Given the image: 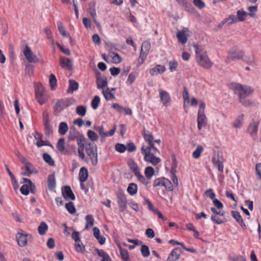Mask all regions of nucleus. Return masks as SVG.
Masks as SVG:
<instances>
[{"label":"nucleus","mask_w":261,"mask_h":261,"mask_svg":"<svg viewBox=\"0 0 261 261\" xmlns=\"http://www.w3.org/2000/svg\"><path fill=\"white\" fill-rule=\"evenodd\" d=\"M196 60L198 64L203 68L208 69L212 66L213 63L209 59L206 51L198 45H194Z\"/></svg>","instance_id":"nucleus-1"},{"label":"nucleus","mask_w":261,"mask_h":261,"mask_svg":"<svg viewBox=\"0 0 261 261\" xmlns=\"http://www.w3.org/2000/svg\"><path fill=\"white\" fill-rule=\"evenodd\" d=\"M141 152L144 155V160L146 162L151 163L153 165H156L161 161L160 158L155 156L156 153L159 152L157 148H151V149H148L144 147H142Z\"/></svg>","instance_id":"nucleus-2"},{"label":"nucleus","mask_w":261,"mask_h":261,"mask_svg":"<svg viewBox=\"0 0 261 261\" xmlns=\"http://www.w3.org/2000/svg\"><path fill=\"white\" fill-rule=\"evenodd\" d=\"M85 151L92 164L96 166L98 163L97 147L94 143L89 142L85 145Z\"/></svg>","instance_id":"nucleus-3"},{"label":"nucleus","mask_w":261,"mask_h":261,"mask_svg":"<svg viewBox=\"0 0 261 261\" xmlns=\"http://www.w3.org/2000/svg\"><path fill=\"white\" fill-rule=\"evenodd\" d=\"M231 88L234 91L235 93L238 94V96L239 93L242 92L244 97L250 95L254 91L253 89L251 87L239 83H232Z\"/></svg>","instance_id":"nucleus-4"},{"label":"nucleus","mask_w":261,"mask_h":261,"mask_svg":"<svg viewBox=\"0 0 261 261\" xmlns=\"http://www.w3.org/2000/svg\"><path fill=\"white\" fill-rule=\"evenodd\" d=\"M117 126L115 125L113 128H112L109 132H105V128L103 126H97L94 125L93 129L96 131L99 135L100 142L101 143H103L106 141V138L107 137H112L113 136L116 130Z\"/></svg>","instance_id":"nucleus-5"},{"label":"nucleus","mask_w":261,"mask_h":261,"mask_svg":"<svg viewBox=\"0 0 261 261\" xmlns=\"http://www.w3.org/2000/svg\"><path fill=\"white\" fill-rule=\"evenodd\" d=\"M205 103L201 102L199 105V109L197 116V127L200 130L202 127L206 126L207 124V118L204 114Z\"/></svg>","instance_id":"nucleus-6"},{"label":"nucleus","mask_w":261,"mask_h":261,"mask_svg":"<svg viewBox=\"0 0 261 261\" xmlns=\"http://www.w3.org/2000/svg\"><path fill=\"white\" fill-rule=\"evenodd\" d=\"M21 51L29 63H37L40 62V60L34 54L31 48L28 45L23 46L21 48Z\"/></svg>","instance_id":"nucleus-7"},{"label":"nucleus","mask_w":261,"mask_h":261,"mask_svg":"<svg viewBox=\"0 0 261 261\" xmlns=\"http://www.w3.org/2000/svg\"><path fill=\"white\" fill-rule=\"evenodd\" d=\"M72 105L71 100L68 98L57 99L54 106V109L56 112H60L65 108Z\"/></svg>","instance_id":"nucleus-8"},{"label":"nucleus","mask_w":261,"mask_h":261,"mask_svg":"<svg viewBox=\"0 0 261 261\" xmlns=\"http://www.w3.org/2000/svg\"><path fill=\"white\" fill-rule=\"evenodd\" d=\"M24 185L20 188L21 193L24 195H28L30 192L35 193L36 191L35 185L30 179L24 178Z\"/></svg>","instance_id":"nucleus-9"},{"label":"nucleus","mask_w":261,"mask_h":261,"mask_svg":"<svg viewBox=\"0 0 261 261\" xmlns=\"http://www.w3.org/2000/svg\"><path fill=\"white\" fill-rule=\"evenodd\" d=\"M116 197L120 211L123 212L127 207V201L125 194L122 191L119 190L116 193Z\"/></svg>","instance_id":"nucleus-10"},{"label":"nucleus","mask_w":261,"mask_h":261,"mask_svg":"<svg viewBox=\"0 0 261 261\" xmlns=\"http://www.w3.org/2000/svg\"><path fill=\"white\" fill-rule=\"evenodd\" d=\"M143 136L145 143L142 145V147H144L148 149H151V148H156L154 145L153 136L149 131L144 130Z\"/></svg>","instance_id":"nucleus-11"},{"label":"nucleus","mask_w":261,"mask_h":261,"mask_svg":"<svg viewBox=\"0 0 261 261\" xmlns=\"http://www.w3.org/2000/svg\"><path fill=\"white\" fill-rule=\"evenodd\" d=\"M244 56V52L239 50L237 47H232L228 53V59L232 61L242 59Z\"/></svg>","instance_id":"nucleus-12"},{"label":"nucleus","mask_w":261,"mask_h":261,"mask_svg":"<svg viewBox=\"0 0 261 261\" xmlns=\"http://www.w3.org/2000/svg\"><path fill=\"white\" fill-rule=\"evenodd\" d=\"M190 31L187 28H184L180 31H178L176 37L178 41L181 44H185L188 40V37L189 36Z\"/></svg>","instance_id":"nucleus-13"},{"label":"nucleus","mask_w":261,"mask_h":261,"mask_svg":"<svg viewBox=\"0 0 261 261\" xmlns=\"http://www.w3.org/2000/svg\"><path fill=\"white\" fill-rule=\"evenodd\" d=\"M258 125L259 122L254 121V120H252L247 128V132L253 139H255L257 136Z\"/></svg>","instance_id":"nucleus-14"},{"label":"nucleus","mask_w":261,"mask_h":261,"mask_svg":"<svg viewBox=\"0 0 261 261\" xmlns=\"http://www.w3.org/2000/svg\"><path fill=\"white\" fill-rule=\"evenodd\" d=\"M21 169L23 171L22 174L24 176H30L33 173H37L36 171H35V168L33 165L30 162L26 163Z\"/></svg>","instance_id":"nucleus-15"},{"label":"nucleus","mask_w":261,"mask_h":261,"mask_svg":"<svg viewBox=\"0 0 261 261\" xmlns=\"http://www.w3.org/2000/svg\"><path fill=\"white\" fill-rule=\"evenodd\" d=\"M28 237L31 238V236L28 234L18 233L16 235L18 245L21 247L25 246L27 244Z\"/></svg>","instance_id":"nucleus-16"},{"label":"nucleus","mask_w":261,"mask_h":261,"mask_svg":"<svg viewBox=\"0 0 261 261\" xmlns=\"http://www.w3.org/2000/svg\"><path fill=\"white\" fill-rule=\"evenodd\" d=\"M62 193L63 197L66 200H74L75 199V197L69 186H65L62 189Z\"/></svg>","instance_id":"nucleus-17"},{"label":"nucleus","mask_w":261,"mask_h":261,"mask_svg":"<svg viewBox=\"0 0 261 261\" xmlns=\"http://www.w3.org/2000/svg\"><path fill=\"white\" fill-rule=\"evenodd\" d=\"M181 252L182 251L180 248H175L170 253L166 261H176L179 258Z\"/></svg>","instance_id":"nucleus-18"},{"label":"nucleus","mask_w":261,"mask_h":261,"mask_svg":"<svg viewBox=\"0 0 261 261\" xmlns=\"http://www.w3.org/2000/svg\"><path fill=\"white\" fill-rule=\"evenodd\" d=\"M60 64L62 68L70 70L72 68L71 60L64 57L60 58Z\"/></svg>","instance_id":"nucleus-19"},{"label":"nucleus","mask_w":261,"mask_h":261,"mask_svg":"<svg viewBox=\"0 0 261 261\" xmlns=\"http://www.w3.org/2000/svg\"><path fill=\"white\" fill-rule=\"evenodd\" d=\"M212 162L215 167H217L218 170L221 172H223V160L219 155L214 156L212 159Z\"/></svg>","instance_id":"nucleus-20"},{"label":"nucleus","mask_w":261,"mask_h":261,"mask_svg":"<svg viewBox=\"0 0 261 261\" xmlns=\"http://www.w3.org/2000/svg\"><path fill=\"white\" fill-rule=\"evenodd\" d=\"M57 26H58V29L60 33V34L63 37H68L69 38L70 42H72V39L70 36L69 35V34L66 31L65 28L64 27L63 24L61 21H58L57 23Z\"/></svg>","instance_id":"nucleus-21"},{"label":"nucleus","mask_w":261,"mask_h":261,"mask_svg":"<svg viewBox=\"0 0 261 261\" xmlns=\"http://www.w3.org/2000/svg\"><path fill=\"white\" fill-rule=\"evenodd\" d=\"M108 58L111 60V62L114 64H119L122 61V58L118 54L113 51L109 53Z\"/></svg>","instance_id":"nucleus-22"},{"label":"nucleus","mask_w":261,"mask_h":261,"mask_svg":"<svg viewBox=\"0 0 261 261\" xmlns=\"http://www.w3.org/2000/svg\"><path fill=\"white\" fill-rule=\"evenodd\" d=\"M177 167V163L174 159L171 170L169 171L171 175L173 183L176 185H178V179L176 175V168Z\"/></svg>","instance_id":"nucleus-23"},{"label":"nucleus","mask_w":261,"mask_h":261,"mask_svg":"<svg viewBox=\"0 0 261 261\" xmlns=\"http://www.w3.org/2000/svg\"><path fill=\"white\" fill-rule=\"evenodd\" d=\"M93 235L94 237L97 239L98 243L100 245H103L106 241V239L105 237L101 236L100 235V230L98 228L96 227H94L93 228Z\"/></svg>","instance_id":"nucleus-24"},{"label":"nucleus","mask_w":261,"mask_h":261,"mask_svg":"<svg viewBox=\"0 0 261 261\" xmlns=\"http://www.w3.org/2000/svg\"><path fill=\"white\" fill-rule=\"evenodd\" d=\"M89 173L88 171L85 167H82L79 171V179L80 182H85L88 177Z\"/></svg>","instance_id":"nucleus-25"},{"label":"nucleus","mask_w":261,"mask_h":261,"mask_svg":"<svg viewBox=\"0 0 261 261\" xmlns=\"http://www.w3.org/2000/svg\"><path fill=\"white\" fill-rule=\"evenodd\" d=\"M244 97L243 93L240 92L239 93V102L245 107L254 106V102L249 99H246Z\"/></svg>","instance_id":"nucleus-26"},{"label":"nucleus","mask_w":261,"mask_h":261,"mask_svg":"<svg viewBox=\"0 0 261 261\" xmlns=\"http://www.w3.org/2000/svg\"><path fill=\"white\" fill-rule=\"evenodd\" d=\"M96 84L98 89L103 88L106 87L108 84L107 79L104 77H101L100 75H96Z\"/></svg>","instance_id":"nucleus-27"},{"label":"nucleus","mask_w":261,"mask_h":261,"mask_svg":"<svg viewBox=\"0 0 261 261\" xmlns=\"http://www.w3.org/2000/svg\"><path fill=\"white\" fill-rule=\"evenodd\" d=\"M231 213L232 216L236 219L237 222L241 225V226L243 228H245L246 225L240 213L237 211H232Z\"/></svg>","instance_id":"nucleus-28"},{"label":"nucleus","mask_w":261,"mask_h":261,"mask_svg":"<svg viewBox=\"0 0 261 261\" xmlns=\"http://www.w3.org/2000/svg\"><path fill=\"white\" fill-rule=\"evenodd\" d=\"M47 186L48 189L53 191L56 188V180L55 177L53 174H50L48 176L47 179Z\"/></svg>","instance_id":"nucleus-29"},{"label":"nucleus","mask_w":261,"mask_h":261,"mask_svg":"<svg viewBox=\"0 0 261 261\" xmlns=\"http://www.w3.org/2000/svg\"><path fill=\"white\" fill-rule=\"evenodd\" d=\"M102 93L107 101L113 100L116 99L114 94L110 92V90L109 89H103Z\"/></svg>","instance_id":"nucleus-30"},{"label":"nucleus","mask_w":261,"mask_h":261,"mask_svg":"<svg viewBox=\"0 0 261 261\" xmlns=\"http://www.w3.org/2000/svg\"><path fill=\"white\" fill-rule=\"evenodd\" d=\"M56 147L60 152L65 154L67 153L65 151V139L63 138H61L59 139Z\"/></svg>","instance_id":"nucleus-31"},{"label":"nucleus","mask_w":261,"mask_h":261,"mask_svg":"<svg viewBox=\"0 0 261 261\" xmlns=\"http://www.w3.org/2000/svg\"><path fill=\"white\" fill-rule=\"evenodd\" d=\"M96 252L99 256L102 257L101 261H112L109 255L102 249H96Z\"/></svg>","instance_id":"nucleus-32"},{"label":"nucleus","mask_w":261,"mask_h":261,"mask_svg":"<svg viewBox=\"0 0 261 261\" xmlns=\"http://www.w3.org/2000/svg\"><path fill=\"white\" fill-rule=\"evenodd\" d=\"M163 72V66L158 65L154 68H152L149 70V73L152 76L156 75Z\"/></svg>","instance_id":"nucleus-33"},{"label":"nucleus","mask_w":261,"mask_h":261,"mask_svg":"<svg viewBox=\"0 0 261 261\" xmlns=\"http://www.w3.org/2000/svg\"><path fill=\"white\" fill-rule=\"evenodd\" d=\"M128 166L135 175L140 172L139 168L137 164L133 160H130L128 162Z\"/></svg>","instance_id":"nucleus-34"},{"label":"nucleus","mask_w":261,"mask_h":261,"mask_svg":"<svg viewBox=\"0 0 261 261\" xmlns=\"http://www.w3.org/2000/svg\"><path fill=\"white\" fill-rule=\"evenodd\" d=\"M86 222L85 226V229L87 230L89 227H91L94 225V219L92 215H88L85 217Z\"/></svg>","instance_id":"nucleus-35"},{"label":"nucleus","mask_w":261,"mask_h":261,"mask_svg":"<svg viewBox=\"0 0 261 261\" xmlns=\"http://www.w3.org/2000/svg\"><path fill=\"white\" fill-rule=\"evenodd\" d=\"M135 176L137 177L138 181L146 186H148L150 184L149 180L141 174L140 172L136 174Z\"/></svg>","instance_id":"nucleus-36"},{"label":"nucleus","mask_w":261,"mask_h":261,"mask_svg":"<svg viewBox=\"0 0 261 261\" xmlns=\"http://www.w3.org/2000/svg\"><path fill=\"white\" fill-rule=\"evenodd\" d=\"M79 88V84L74 80H69V85L68 89V93H73L77 90Z\"/></svg>","instance_id":"nucleus-37"},{"label":"nucleus","mask_w":261,"mask_h":261,"mask_svg":"<svg viewBox=\"0 0 261 261\" xmlns=\"http://www.w3.org/2000/svg\"><path fill=\"white\" fill-rule=\"evenodd\" d=\"M68 130L67 123L62 122L59 124L58 132L61 135H64Z\"/></svg>","instance_id":"nucleus-38"},{"label":"nucleus","mask_w":261,"mask_h":261,"mask_svg":"<svg viewBox=\"0 0 261 261\" xmlns=\"http://www.w3.org/2000/svg\"><path fill=\"white\" fill-rule=\"evenodd\" d=\"M35 96L44 95V89L40 83H37L35 86Z\"/></svg>","instance_id":"nucleus-39"},{"label":"nucleus","mask_w":261,"mask_h":261,"mask_svg":"<svg viewBox=\"0 0 261 261\" xmlns=\"http://www.w3.org/2000/svg\"><path fill=\"white\" fill-rule=\"evenodd\" d=\"M138 191V187L137 184L135 183H130L129 184L127 191L130 195H134L137 193Z\"/></svg>","instance_id":"nucleus-40"},{"label":"nucleus","mask_w":261,"mask_h":261,"mask_svg":"<svg viewBox=\"0 0 261 261\" xmlns=\"http://www.w3.org/2000/svg\"><path fill=\"white\" fill-rule=\"evenodd\" d=\"M244 115L242 114L239 115L234 121L233 126L236 128H240L242 126V122L244 119Z\"/></svg>","instance_id":"nucleus-41"},{"label":"nucleus","mask_w":261,"mask_h":261,"mask_svg":"<svg viewBox=\"0 0 261 261\" xmlns=\"http://www.w3.org/2000/svg\"><path fill=\"white\" fill-rule=\"evenodd\" d=\"M88 138L92 142L97 141L99 138V136L93 130H88L87 133Z\"/></svg>","instance_id":"nucleus-42"},{"label":"nucleus","mask_w":261,"mask_h":261,"mask_svg":"<svg viewBox=\"0 0 261 261\" xmlns=\"http://www.w3.org/2000/svg\"><path fill=\"white\" fill-rule=\"evenodd\" d=\"M75 243L74 247L75 250L78 252L84 253L85 251V247L81 240H80Z\"/></svg>","instance_id":"nucleus-43"},{"label":"nucleus","mask_w":261,"mask_h":261,"mask_svg":"<svg viewBox=\"0 0 261 261\" xmlns=\"http://www.w3.org/2000/svg\"><path fill=\"white\" fill-rule=\"evenodd\" d=\"M118 247L120 250V253L122 259L125 261H128L129 257L127 250L126 249L122 248L119 245H118Z\"/></svg>","instance_id":"nucleus-44"},{"label":"nucleus","mask_w":261,"mask_h":261,"mask_svg":"<svg viewBox=\"0 0 261 261\" xmlns=\"http://www.w3.org/2000/svg\"><path fill=\"white\" fill-rule=\"evenodd\" d=\"M248 15V13L243 10H238L237 12V19L239 21H243L245 20L246 17Z\"/></svg>","instance_id":"nucleus-45"},{"label":"nucleus","mask_w":261,"mask_h":261,"mask_svg":"<svg viewBox=\"0 0 261 261\" xmlns=\"http://www.w3.org/2000/svg\"><path fill=\"white\" fill-rule=\"evenodd\" d=\"M243 61L248 64L251 66H255L257 65L256 62L254 59L253 56H246L243 59H242Z\"/></svg>","instance_id":"nucleus-46"},{"label":"nucleus","mask_w":261,"mask_h":261,"mask_svg":"<svg viewBox=\"0 0 261 261\" xmlns=\"http://www.w3.org/2000/svg\"><path fill=\"white\" fill-rule=\"evenodd\" d=\"M144 173L146 178L149 180L154 175V169L152 167L148 166L145 168Z\"/></svg>","instance_id":"nucleus-47"},{"label":"nucleus","mask_w":261,"mask_h":261,"mask_svg":"<svg viewBox=\"0 0 261 261\" xmlns=\"http://www.w3.org/2000/svg\"><path fill=\"white\" fill-rule=\"evenodd\" d=\"M43 159L49 166H54L55 165V162L49 154L44 153L43 154Z\"/></svg>","instance_id":"nucleus-48"},{"label":"nucleus","mask_w":261,"mask_h":261,"mask_svg":"<svg viewBox=\"0 0 261 261\" xmlns=\"http://www.w3.org/2000/svg\"><path fill=\"white\" fill-rule=\"evenodd\" d=\"M44 131L46 136H50L53 133V128L50 125V121L43 123Z\"/></svg>","instance_id":"nucleus-49"},{"label":"nucleus","mask_w":261,"mask_h":261,"mask_svg":"<svg viewBox=\"0 0 261 261\" xmlns=\"http://www.w3.org/2000/svg\"><path fill=\"white\" fill-rule=\"evenodd\" d=\"M203 150V148L200 145H198L196 149L193 152L192 156L194 159H198Z\"/></svg>","instance_id":"nucleus-50"},{"label":"nucleus","mask_w":261,"mask_h":261,"mask_svg":"<svg viewBox=\"0 0 261 261\" xmlns=\"http://www.w3.org/2000/svg\"><path fill=\"white\" fill-rule=\"evenodd\" d=\"M48 229V226L45 222H41L38 228V232L40 235H43L46 233Z\"/></svg>","instance_id":"nucleus-51"},{"label":"nucleus","mask_w":261,"mask_h":261,"mask_svg":"<svg viewBox=\"0 0 261 261\" xmlns=\"http://www.w3.org/2000/svg\"><path fill=\"white\" fill-rule=\"evenodd\" d=\"M86 139L83 135H81L76 139V143L78 146V148H85V145L87 143H85Z\"/></svg>","instance_id":"nucleus-52"},{"label":"nucleus","mask_w":261,"mask_h":261,"mask_svg":"<svg viewBox=\"0 0 261 261\" xmlns=\"http://www.w3.org/2000/svg\"><path fill=\"white\" fill-rule=\"evenodd\" d=\"M49 84L51 90H54L57 87V79L55 75L53 74H51L49 76Z\"/></svg>","instance_id":"nucleus-53"},{"label":"nucleus","mask_w":261,"mask_h":261,"mask_svg":"<svg viewBox=\"0 0 261 261\" xmlns=\"http://www.w3.org/2000/svg\"><path fill=\"white\" fill-rule=\"evenodd\" d=\"M76 114L81 116H84L86 114V108L84 106L80 105L76 108Z\"/></svg>","instance_id":"nucleus-54"},{"label":"nucleus","mask_w":261,"mask_h":261,"mask_svg":"<svg viewBox=\"0 0 261 261\" xmlns=\"http://www.w3.org/2000/svg\"><path fill=\"white\" fill-rule=\"evenodd\" d=\"M100 99L98 96H95L91 101V107L93 109L96 110L98 108L100 103Z\"/></svg>","instance_id":"nucleus-55"},{"label":"nucleus","mask_w":261,"mask_h":261,"mask_svg":"<svg viewBox=\"0 0 261 261\" xmlns=\"http://www.w3.org/2000/svg\"><path fill=\"white\" fill-rule=\"evenodd\" d=\"M81 135H80L79 133L74 130L73 131L70 130L69 134L68 135V140L70 141H74L76 140Z\"/></svg>","instance_id":"nucleus-56"},{"label":"nucleus","mask_w":261,"mask_h":261,"mask_svg":"<svg viewBox=\"0 0 261 261\" xmlns=\"http://www.w3.org/2000/svg\"><path fill=\"white\" fill-rule=\"evenodd\" d=\"M65 207L68 212L71 214H73L76 212V208L72 202H69L65 204Z\"/></svg>","instance_id":"nucleus-57"},{"label":"nucleus","mask_w":261,"mask_h":261,"mask_svg":"<svg viewBox=\"0 0 261 261\" xmlns=\"http://www.w3.org/2000/svg\"><path fill=\"white\" fill-rule=\"evenodd\" d=\"M141 252L144 257H147L150 255V251L148 247L146 245H143L141 248Z\"/></svg>","instance_id":"nucleus-58"},{"label":"nucleus","mask_w":261,"mask_h":261,"mask_svg":"<svg viewBox=\"0 0 261 261\" xmlns=\"http://www.w3.org/2000/svg\"><path fill=\"white\" fill-rule=\"evenodd\" d=\"M247 10L249 11V13H248L251 17H256L255 13L257 10V7L256 6H249L247 8Z\"/></svg>","instance_id":"nucleus-59"},{"label":"nucleus","mask_w":261,"mask_h":261,"mask_svg":"<svg viewBox=\"0 0 261 261\" xmlns=\"http://www.w3.org/2000/svg\"><path fill=\"white\" fill-rule=\"evenodd\" d=\"M126 146L121 143H116L115 145V150L119 153H123L126 151Z\"/></svg>","instance_id":"nucleus-60"},{"label":"nucleus","mask_w":261,"mask_h":261,"mask_svg":"<svg viewBox=\"0 0 261 261\" xmlns=\"http://www.w3.org/2000/svg\"><path fill=\"white\" fill-rule=\"evenodd\" d=\"M150 48V43L147 41H145L142 43L141 50L145 53H149Z\"/></svg>","instance_id":"nucleus-61"},{"label":"nucleus","mask_w":261,"mask_h":261,"mask_svg":"<svg viewBox=\"0 0 261 261\" xmlns=\"http://www.w3.org/2000/svg\"><path fill=\"white\" fill-rule=\"evenodd\" d=\"M224 20L229 25L237 22V18L234 15H230L227 18L224 19Z\"/></svg>","instance_id":"nucleus-62"},{"label":"nucleus","mask_w":261,"mask_h":261,"mask_svg":"<svg viewBox=\"0 0 261 261\" xmlns=\"http://www.w3.org/2000/svg\"><path fill=\"white\" fill-rule=\"evenodd\" d=\"M164 187L169 191H172L173 189V186L172 182L167 178L164 177Z\"/></svg>","instance_id":"nucleus-63"},{"label":"nucleus","mask_w":261,"mask_h":261,"mask_svg":"<svg viewBox=\"0 0 261 261\" xmlns=\"http://www.w3.org/2000/svg\"><path fill=\"white\" fill-rule=\"evenodd\" d=\"M136 76H137V75H136V73H134V72L130 73L128 75V78L126 80V84L127 85H131L132 84H133L134 82V81H135Z\"/></svg>","instance_id":"nucleus-64"}]
</instances>
